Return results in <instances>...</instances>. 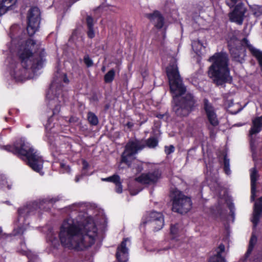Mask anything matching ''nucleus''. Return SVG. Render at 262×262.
<instances>
[{
  "label": "nucleus",
  "mask_w": 262,
  "mask_h": 262,
  "mask_svg": "<svg viewBox=\"0 0 262 262\" xmlns=\"http://www.w3.org/2000/svg\"><path fill=\"white\" fill-rule=\"evenodd\" d=\"M58 236L64 247L82 250L92 246L97 237V229L93 218L82 220L69 217L61 225Z\"/></svg>",
  "instance_id": "f257e3e1"
},
{
  "label": "nucleus",
  "mask_w": 262,
  "mask_h": 262,
  "mask_svg": "<svg viewBox=\"0 0 262 262\" xmlns=\"http://www.w3.org/2000/svg\"><path fill=\"white\" fill-rule=\"evenodd\" d=\"M166 73L173 98L172 111L177 117H187L196 106L197 100L192 94L186 93L175 59L167 67Z\"/></svg>",
  "instance_id": "f03ea898"
},
{
  "label": "nucleus",
  "mask_w": 262,
  "mask_h": 262,
  "mask_svg": "<svg viewBox=\"0 0 262 262\" xmlns=\"http://www.w3.org/2000/svg\"><path fill=\"white\" fill-rule=\"evenodd\" d=\"M38 45L31 39H29L19 46L17 54L21 60V64L24 69L14 70L11 73L16 80L23 81L27 78V69L33 70L39 69L42 67L45 61L42 57L34 58L33 51L38 48Z\"/></svg>",
  "instance_id": "7ed1b4c3"
},
{
  "label": "nucleus",
  "mask_w": 262,
  "mask_h": 262,
  "mask_svg": "<svg viewBox=\"0 0 262 262\" xmlns=\"http://www.w3.org/2000/svg\"><path fill=\"white\" fill-rule=\"evenodd\" d=\"M5 149L14 154L24 157L32 169L40 172L42 168L43 160L37 152H34V149L25 139H18L13 145L6 146Z\"/></svg>",
  "instance_id": "20e7f679"
},
{
  "label": "nucleus",
  "mask_w": 262,
  "mask_h": 262,
  "mask_svg": "<svg viewBox=\"0 0 262 262\" xmlns=\"http://www.w3.org/2000/svg\"><path fill=\"white\" fill-rule=\"evenodd\" d=\"M209 60L212 62L209 75L217 85H222L231 81L228 67V57L226 53H216L210 57Z\"/></svg>",
  "instance_id": "39448f33"
},
{
  "label": "nucleus",
  "mask_w": 262,
  "mask_h": 262,
  "mask_svg": "<svg viewBox=\"0 0 262 262\" xmlns=\"http://www.w3.org/2000/svg\"><path fill=\"white\" fill-rule=\"evenodd\" d=\"M244 46H247L252 55L256 58L262 72V51L254 47L246 38L242 41L236 39L231 40L229 42V51L233 59L240 63L243 62L245 56Z\"/></svg>",
  "instance_id": "423d86ee"
},
{
  "label": "nucleus",
  "mask_w": 262,
  "mask_h": 262,
  "mask_svg": "<svg viewBox=\"0 0 262 262\" xmlns=\"http://www.w3.org/2000/svg\"><path fill=\"white\" fill-rule=\"evenodd\" d=\"M56 78H54L50 86V91L47 97L50 99L49 106L52 109L53 115L58 114L60 112L61 104L64 101L63 95L61 94V83L63 81L68 83L69 80L67 75L64 74H58Z\"/></svg>",
  "instance_id": "0eeeda50"
},
{
  "label": "nucleus",
  "mask_w": 262,
  "mask_h": 262,
  "mask_svg": "<svg viewBox=\"0 0 262 262\" xmlns=\"http://www.w3.org/2000/svg\"><path fill=\"white\" fill-rule=\"evenodd\" d=\"M192 202L190 198L185 195L179 190H175L172 196V208L173 211L183 214L188 212L191 208Z\"/></svg>",
  "instance_id": "6e6552de"
},
{
  "label": "nucleus",
  "mask_w": 262,
  "mask_h": 262,
  "mask_svg": "<svg viewBox=\"0 0 262 262\" xmlns=\"http://www.w3.org/2000/svg\"><path fill=\"white\" fill-rule=\"evenodd\" d=\"M145 147V143L142 140H134L129 141L125 146L121 157L122 162L129 165L134 159V156Z\"/></svg>",
  "instance_id": "1a4fd4ad"
},
{
  "label": "nucleus",
  "mask_w": 262,
  "mask_h": 262,
  "mask_svg": "<svg viewBox=\"0 0 262 262\" xmlns=\"http://www.w3.org/2000/svg\"><path fill=\"white\" fill-rule=\"evenodd\" d=\"M40 12L37 7L31 8L28 13L27 31L30 36H32L38 30L40 24Z\"/></svg>",
  "instance_id": "9d476101"
},
{
  "label": "nucleus",
  "mask_w": 262,
  "mask_h": 262,
  "mask_svg": "<svg viewBox=\"0 0 262 262\" xmlns=\"http://www.w3.org/2000/svg\"><path fill=\"white\" fill-rule=\"evenodd\" d=\"M143 224L149 223L155 230L161 229L164 226V217L162 213L156 211L146 214L142 219Z\"/></svg>",
  "instance_id": "9b49d317"
},
{
  "label": "nucleus",
  "mask_w": 262,
  "mask_h": 262,
  "mask_svg": "<svg viewBox=\"0 0 262 262\" xmlns=\"http://www.w3.org/2000/svg\"><path fill=\"white\" fill-rule=\"evenodd\" d=\"M56 201V200L51 199L50 200L46 199L40 201L39 202V205H38L37 202H33L30 203L27 206L18 209V220L20 221L21 218H23L24 220H25L28 215L33 214L34 210L38 206L39 208L44 209L43 205L46 204L47 202L49 203H52L53 202H55Z\"/></svg>",
  "instance_id": "f8f14e48"
},
{
  "label": "nucleus",
  "mask_w": 262,
  "mask_h": 262,
  "mask_svg": "<svg viewBox=\"0 0 262 262\" xmlns=\"http://www.w3.org/2000/svg\"><path fill=\"white\" fill-rule=\"evenodd\" d=\"M262 130V115L252 120L251 127L249 131L250 147L254 154L256 149L257 142L254 136L259 133Z\"/></svg>",
  "instance_id": "ddd939ff"
},
{
  "label": "nucleus",
  "mask_w": 262,
  "mask_h": 262,
  "mask_svg": "<svg viewBox=\"0 0 262 262\" xmlns=\"http://www.w3.org/2000/svg\"><path fill=\"white\" fill-rule=\"evenodd\" d=\"M161 171L155 169L147 173H143L136 178V181L143 184L152 185L158 182L161 178Z\"/></svg>",
  "instance_id": "4468645a"
},
{
  "label": "nucleus",
  "mask_w": 262,
  "mask_h": 262,
  "mask_svg": "<svg viewBox=\"0 0 262 262\" xmlns=\"http://www.w3.org/2000/svg\"><path fill=\"white\" fill-rule=\"evenodd\" d=\"M204 110L210 124L213 127L217 126L219 124V121L215 111L207 99L204 100Z\"/></svg>",
  "instance_id": "2eb2a0df"
},
{
  "label": "nucleus",
  "mask_w": 262,
  "mask_h": 262,
  "mask_svg": "<svg viewBox=\"0 0 262 262\" xmlns=\"http://www.w3.org/2000/svg\"><path fill=\"white\" fill-rule=\"evenodd\" d=\"M127 243L129 246V238H124L120 245L118 247L116 257L120 262H126L128 260V249L126 248Z\"/></svg>",
  "instance_id": "dca6fc26"
},
{
  "label": "nucleus",
  "mask_w": 262,
  "mask_h": 262,
  "mask_svg": "<svg viewBox=\"0 0 262 262\" xmlns=\"http://www.w3.org/2000/svg\"><path fill=\"white\" fill-rule=\"evenodd\" d=\"M145 16L154 24L156 28L161 29L164 26V18L159 11H155L153 13L146 14Z\"/></svg>",
  "instance_id": "f3484780"
},
{
  "label": "nucleus",
  "mask_w": 262,
  "mask_h": 262,
  "mask_svg": "<svg viewBox=\"0 0 262 262\" xmlns=\"http://www.w3.org/2000/svg\"><path fill=\"white\" fill-rule=\"evenodd\" d=\"M225 250L224 245L221 244L215 249L213 254L209 259V262H226L224 255Z\"/></svg>",
  "instance_id": "a211bd4d"
},
{
  "label": "nucleus",
  "mask_w": 262,
  "mask_h": 262,
  "mask_svg": "<svg viewBox=\"0 0 262 262\" xmlns=\"http://www.w3.org/2000/svg\"><path fill=\"white\" fill-rule=\"evenodd\" d=\"M262 213V197L259 198V199L255 202L254 207V211L253 213V217L251 220L253 224L254 227L255 228L257 226L260 215Z\"/></svg>",
  "instance_id": "6ab92c4d"
},
{
  "label": "nucleus",
  "mask_w": 262,
  "mask_h": 262,
  "mask_svg": "<svg viewBox=\"0 0 262 262\" xmlns=\"http://www.w3.org/2000/svg\"><path fill=\"white\" fill-rule=\"evenodd\" d=\"M258 177L257 171L255 168H253L250 170V179L251 186V200L254 201L255 198L256 193V184L257 178Z\"/></svg>",
  "instance_id": "aec40b11"
},
{
  "label": "nucleus",
  "mask_w": 262,
  "mask_h": 262,
  "mask_svg": "<svg viewBox=\"0 0 262 262\" xmlns=\"http://www.w3.org/2000/svg\"><path fill=\"white\" fill-rule=\"evenodd\" d=\"M16 2V0H0V16L5 13Z\"/></svg>",
  "instance_id": "412c9836"
},
{
  "label": "nucleus",
  "mask_w": 262,
  "mask_h": 262,
  "mask_svg": "<svg viewBox=\"0 0 262 262\" xmlns=\"http://www.w3.org/2000/svg\"><path fill=\"white\" fill-rule=\"evenodd\" d=\"M256 241H257L256 237L255 235H252L251 237V239L250 240L248 250H247L246 253L245 254V259L248 258L249 255L251 254V252L252 251V250L253 249L254 246L256 243Z\"/></svg>",
  "instance_id": "4be33fe9"
},
{
  "label": "nucleus",
  "mask_w": 262,
  "mask_h": 262,
  "mask_svg": "<svg viewBox=\"0 0 262 262\" xmlns=\"http://www.w3.org/2000/svg\"><path fill=\"white\" fill-rule=\"evenodd\" d=\"M253 14L255 17H259L262 15V6L254 5L250 6Z\"/></svg>",
  "instance_id": "5701e85b"
},
{
  "label": "nucleus",
  "mask_w": 262,
  "mask_h": 262,
  "mask_svg": "<svg viewBox=\"0 0 262 262\" xmlns=\"http://www.w3.org/2000/svg\"><path fill=\"white\" fill-rule=\"evenodd\" d=\"M115 75V71L114 69L110 70L105 75L104 77V81L106 83L111 82L114 79Z\"/></svg>",
  "instance_id": "b1692460"
},
{
  "label": "nucleus",
  "mask_w": 262,
  "mask_h": 262,
  "mask_svg": "<svg viewBox=\"0 0 262 262\" xmlns=\"http://www.w3.org/2000/svg\"><path fill=\"white\" fill-rule=\"evenodd\" d=\"M88 119L92 125H96L98 123L97 117L92 112H89L88 114Z\"/></svg>",
  "instance_id": "393cba45"
},
{
  "label": "nucleus",
  "mask_w": 262,
  "mask_h": 262,
  "mask_svg": "<svg viewBox=\"0 0 262 262\" xmlns=\"http://www.w3.org/2000/svg\"><path fill=\"white\" fill-rule=\"evenodd\" d=\"M224 171L227 174H230L231 171L230 169L229 159L227 155L224 156Z\"/></svg>",
  "instance_id": "a878e982"
},
{
  "label": "nucleus",
  "mask_w": 262,
  "mask_h": 262,
  "mask_svg": "<svg viewBox=\"0 0 262 262\" xmlns=\"http://www.w3.org/2000/svg\"><path fill=\"white\" fill-rule=\"evenodd\" d=\"M158 144V140L154 138H149L146 141V145L149 148H154Z\"/></svg>",
  "instance_id": "bb28decb"
},
{
  "label": "nucleus",
  "mask_w": 262,
  "mask_h": 262,
  "mask_svg": "<svg viewBox=\"0 0 262 262\" xmlns=\"http://www.w3.org/2000/svg\"><path fill=\"white\" fill-rule=\"evenodd\" d=\"M116 185L115 190L116 192L118 193H121L122 192V185L120 182V178L119 177V179L114 183Z\"/></svg>",
  "instance_id": "cd10ccee"
},
{
  "label": "nucleus",
  "mask_w": 262,
  "mask_h": 262,
  "mask_svg": "<svg viewBox=\"0 0 262 262\" xmlns=\"http://www.w3.org/2000/svg\"><path fill=\"white\" fill-rule=\"evenodd\" d=\"M179 231V225H172L170 228V232L172 235L176 236ZM174 236H173V238Z\"/></svg>",
  "instance_id": "c85d7f7f"
},
{
  "label": "nucleus",
  "mask_w": 262,
  "mask_h": 262,
  "mask_svg": "<svg viewBox=\"0 0 262 262\" xmlns=\"http://www.w3.org/2000/svg\"><path fill=\"white\" fill-rule=\"evenodd\" d=\"M202 45L200 41H194L192 43V47L193 50H200L201 49Z\"/></svg>",
  "instance_id": "c756f323"
},
{
  "label": "nucleus",
  "mask_w": 262,
  "mask_h": 262,
  "mask_svg": "<svg viewBox=\"0 0 262 262\" xmlns=\"http://www.w3.org/2000/svg\"><path fill=\"white\" fill-rule=\"evenodd\" d=\"M119 176L118 175L114 174L111 177H108V178H106L105 179H102V181H108V182H111L114 183L116 181H117L119 179Z\"/></svg>",
  "instance_id": "7c9ffc66"
},
{
  "label": "nucleus",
  "mask_w": 262,
  "mask_h": 262,
  "mask_svg": "<svg viewBox=\"0 0 262 262\" xmlns=\"http://www.w3.org/2000/svg\"><path fill=\"white\" fill-rule=\"evenodd\" d=\"M86 24L88 28L93 27V19L92 17L88 16L86 17Z\"/></svg>",
  "instance_id": "2f4dec72"
},
{
  "label": "nucleus",
  "mask_w": 262,
  "mask_h": 262,
  "mask_svg": "<svg viewBox=\"0 0 262 262\" xmlns=\"http://www.w3.org/2000/svg\"><path fill=\"white\" fill-rule=\"evenodd\" d=\"M174 150V147L173 145L165 147V151L166 154L169 155L173 152Z\"/></svg>",
  "instance_id": "473e14b6"
},
{
  "label": "nucleus",
  "mask_w": 262,
  "mask_h": 262,
  "mask_svg": "<svg viewBox=\"0 0 262 262\" xmlns=\"http://www.w3.org/2000/svg\"><path fill=\"white\" fill-rule=\"evenodd\" d=\"M84 62L88 67L92 66L93 64V61L88 56L84 57Z\"/></svg>",
  "instance_id": "72a5a7b5"
},
{
  "label": "nucleus",
  "mask_w": 262,
  "mask_h": 262,
  "mask_svg": "<svg viewBox=\"0 0 262 262\" xmlns=\"http://www.w3.org/2000/svg\"><path fill=\"white\" fill-rule=\"evenodd\" d=\"M7 183L5 177L3 174H0V188H3Z\"/></svg>",
  "instance_id": "f704fd0d"
},
{
  "label": "nucleus",
  "mask_w": 262,
  "mask_h": 262,
  "mask_svg": "<svg viewBox=\"0 0 262 262\" xmlns=\"http://www.w3.org/2000/svg\"><path fill=\"white\" fill-rule=\"evenodd\" d=\"M88 37L90 38H93L95 37V32L93 28H88Z\"/></svg>",
  "instance_id": "c9c22d12"
},
{
  "label": "nucleus",
  "mask_w": 262,
  "mask_h": 262,
  "mask_svg": "<svg viewBox=\"0 0 262 262\" xmlns=\"http://www.w3.org/2000/svg\"><path fill=\"white\" fill-rule=\"evenodd\" d=\"M60 167H61V168L63 169V172L66 171V172H69L70 171V167L65 165L64 164H63V163H61L60 164Z\"/></svg>",
  "instance_id": "e433bc0d"
},
{
  "label": "nucleus",
  "mask_w": 262,
  "mask_h": 262,
  "mask_svg": "<svg viewBox=\"0 0 262 262\" xmlns=\"http://www.w3.org/2000/svg\"><path fill=\"white\" fill-rule=\"evenodd\" d=\"M82 164H83V168L84 169H87V168L89 166V164L88 163V162L84 160L82 162Z\"/></svg>",
  "instance_id": "4c0bfd02"
},
{
  "label": "nucleus",
  "mask_w": 262,
  "mask_h": 262,
  "mask_svg": "<svg viewBox=\"0 0 262 262\" xmlns=\"http://www.w3.org/2000/svg\"><path fill=\"white\" fill-rule=\"evenodd\" d=\"M17 230L16 234H23L24 233V230L22 227H19Z\"/></svg>",
  "instance_id": "58836bf2"
},
{
  "label": "nucleus",
  "mask_w": 262,
  "mask_h": 262,
  "mask_svg": "<svg viewBox=\"0 0 262 262\" xmlns=\"http://www.w3.org/2000/svg\"><path fill=\"white\" fill-rule=\"evenodd\" d=\"M209 129L210 130V136L211 137H213L214 136V133H213V132L212 131V129L210 127H209Z\"/></svg>",
  "instance_id": "ea45409f"
},
{
  "label": "nucleus",
  "mask_w": 262,
  "mask_h": 262,
  "mask_svg": "<svg viewBox=\"0 0 262 262\" xmlns=\"http://www.w3.org/2000/svg\"><path fill=\"white\" fill-rule=\"evenodd\" d=\"M80 177L79 176H77L75 178V181L78 182L79 181Z\"/></svg>",
  "instance_id": "a19ab883"
},
{
  "label": "nucleus",
  "mask_w": 262,
  "mask_h": 262,
  "mask_svg": "<svg viewBox=\"0 0 262 262\" xmlns=\"http://www.w3.org/2000/svg\"><path fill=\"white\" fill-rule=\"evenodd\" d=\"M79 206V204H74L72 206H70V208H72V207H78Z\"/></svg>",
  "instance_id": "79ce46f5"
},
{
  "label": "nucleus",
  "mask_w": 262,
  "mask_h": 262,
  "mask_svg": "<svg viewBox=\"0 0 262 262\" xmlns=\"http://www.w3.org/2000/svg\"><path fill=\"white\" fill-rule=\"evenodd\" d=\"M127 126L129 127H131L132 126H133V124L130 123H127Z\"/></svg>",
  "instance_id": "37998d69"
},
{
  "label": "nucleus",
  "mask_w": 262,
  "mask_h": 262,
  "mask_svg": "<svg viewBox=\"0 0 262 262\" xmlns=\"http://www.w3.org/2000/svg\"><path fill=\"white\" fill-rule=\"evenodd\" d=\"M105 67H102V71L103 72H104V71H105Z\"/></svg>",
  "instance_id": "c03bdc74"
},
{
  "label": "nucleus",
  "mask_w": 262,
  "mask_h": 262,
  "mask_svg": "<svg viewBox=\"0 0 262 262\" xmlns=\"http://www.w3.org/2000/svg\"><path fill=\"white\" fill-rule=\"evenodd\" d=\"M54 241H56V242H57V239H54V241H51V242H52V243H53Z\"/></svg>",
  "instance_id": "a18cd8bd"
},
{
  "label": "nucleus",
  "mask_w": 262,
  "mask_h": 262,
  "mask_svg": "<svg viewBox=\"0 0 262 262\" xmlns=\"http://www.w3.org/2000/svg\"><path fill=\"white\" fill-rule=\"evenodd\" d=\"M2 232V228L0 227V234Z\"/></svg>",
  "instance_id": "49530a36"
},
{
  "label": "nucleus",
  "mask_w": 262,
  "mask_h": 262,
  "mask_svg": "<svg viewBox=\"0 0 262 262\" xmlns=\"http://www.w3.org/2000/svg\"><path fill=\"white\" fill-rule=\"evenodd\" d=\"M131 195H135L136 193H133L132 192H130Z\"/></svg>",
  "instance_id": "de8ad7c7"
},
{
  "label": "nucleus",
  "mask_w": 262,
  "mask_h": 262,
  "mask_svg": "<svg viewBox=\"0 0 262 262\" xmlns=\"http://www.w3.org/2000/svg\"><path fill=\"white\" fill-rule=\"evenodd\" d=\"M8 188L9 189H10V186H9V185H8Z\"/></svg>",
  "instance_id": "09e8293b"
},
{
  "label": "nucleus",
  "mask_w": 262,
  "mask_h": 262,
  "mask_svg": "<svg viewBox=\"0 0 262 262\" xmlns=\"http://www.w3.org/2000/svg\"><path fill=\"white\" fill-rule=\"evenodd\" d=\"M162 117V115H160L159 117V118H161Z\"/></svg>",
  "instance_id": "8fccbe9b"
}]
</instances>
